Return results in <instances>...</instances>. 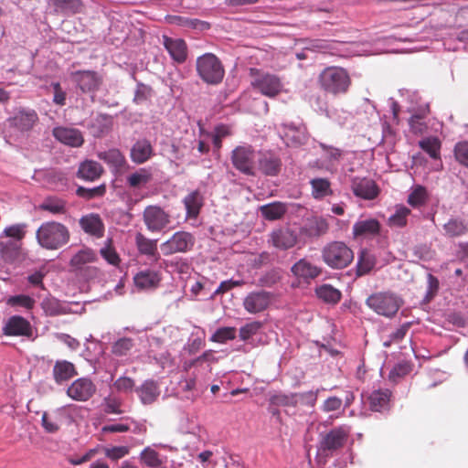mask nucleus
<instances>
[{"label": "nucleus", "instance_id": "aec40b11", "mask_svg": "<svg viewBox=\"0 0 468 468\" xmlns=\"http://www.w3.org/2000/svg\"><path fill=\"white\" fill-rule=\"evenodd\" d=\"M52 134L58 142L70 147L78 148L84 144L82 133L76 128L56 127Z\"/></svg>", "mask_w": 468, "mask_h": 468}, {"label": "nucleus", "instance_id": "5701e85b", "mask_svg": "<svg viewBox=\"0 0 468 468\" xmlns=\"http://www.w3.org/2000/svg\"><path fill=\"white\" fill-rule=\"evenodd\" d=\"M80 226L85 233L95 238L99 239L104 235V223L98 214L90 213L82 216L80 219Z\"/></svg>", "mask_w": 468, "mask_h": 468}, {"label": "nucleus", "instance_id": "4be33fe9", "mask_svg": "<svg viewBox=\"0 0 468 468\" xmlns=\"http://www.w3.org/2000/svg\"><path fill=\"white\" fill-rule=\"evenodd\" d=\"M441 233L447 239H458L468 233V223L460 217H452L441 225Z\"/></svg>", "mask_w": 468, "mask_h": 468}, {"label": "nucleus", "instance_id": "9b49d317", "mask_svg": "<svg viewBox=\"0 0 468 468\" xmlns=\"http://www.w3.org/2000/svg\"><path fill=\"white\" fill-rule=\"evenodd\" d=\"M96 390V385L90 378H79L68 387L66 393L75 401L86 402L94 396Z\"/></svg>", "mask_w": 468, "mask_h": 468}, {"label": "nucleus", "instance_id": "6e6552de", "mask_svg": "<svg viewBox=\"0 0 468 468\" xmlns=\"http://www.w3.org/2000/svg\"><path fill=\"white\" fill-rule=\"evenodd\" d=\"M143 221L150 232H161L171 223V216L160 206L150 205L143 211Z\"/></svg>", "mask_w": 468, "mask_h": 468}, {"label": "nucleus", "instance_id": "e433bc0d", "mask_svg": "<svg viewBox=\"0 0 468 468\" xmlns=\"http://www.w3.org/2000/svg\"><path fill=\"white\" fill-rule=\"evenodd\" d=\"M164 46L172 58H186V44L181 38L164 37Z\"/></svg>", "mask_w": 468, "mask_h": 468}, {"label": "nucleus", "instance_id": "2f4dec72", "mask_svg": "<svg viewBox=\"0 0 468 468\" xmlns=\"http://www.w3.org/2000/svg\"><path fill=\"white\" fill-rule=\"evenodd\" d=\"M259 210L266 220L274 221L283 218L287 212V206L282 202L275 201L261 206Z\"/></svg>", "mask_w": 468, "mask_h": 468}, {"label": "nucleus", "instance_id": "0eeeda50", "mask_svg": "<svg viewBox=\"0 0 468 468\" xmlns=\"http://www.w3.org/2000/svg\"><path fill=\"white\" fill-rule=\"evenodd\" d=\"M196 243L194 235L180 230L175 232L167 240L161 244V250L165 256L176 253H186L193 250Z\"/></svg>", "mask_w": 468, "mask_h": 468}, {"label": "nucleus", "instance_id": "f704fd0d", "mask_svg": "<svg viewBox=\"0 0 468 468\" xmlns=\"http://www.w3.org/2000/svg\"><path fill=\"white\" fill-rule=\"evenodd\" d=\"M376 265V257L367 249H362L357 257L356 276H364L369 273Z\"/></svg>", "mask_w": 468, "mask_h": 468}, {"label": "nucleus", "instance_id": "a18cd8bd", "mask_svg": "<svg viewBox=\"0 0 468 468\" xmlns=\"http://www.w3.org/2000/svg\"><path fill=\"white\" fill-rule=\"evenodd\" d=\"M39 209L53 215L65 214L66 201L57 197H48L39 205Z\"/></svg>", "mask_w": 468, "mask_h": 468}, {"label": "nucleus", "instance_id": "338daca9", "mask_svg": "<svg viewBox=\"0 0 468 468\" xmlns=\"http://www.w3.org/2000/svg\"><path fill=\"white\" fill-rule=\"evenodd\" d=\"M53 89V102L57 105L63 106L66 104V92L61 88L58 82L51 83Z\"/></svg>", "mask_w": 468, "mask_h": 468}, {"label": "nucleus", "instance_id": "393cba45", "mask_svg": "<svg viewBox=\"0 0 468 468\" xmlns=\"http://www.w3.org/2000/svg\"><path fill=\"white\" fill-rule=\"evenodd\" d=\"M154 155V148L147 139L138 140L131 148V160L142 165L147 162Z\"/></svg>", "mask_w": 468, "mask_h": 468}, {"label": "nucleus", "instance_id": "6e6d98bb", "mask_svg": "<svg viewBox=\"0 0 468 468\" xmlns=\"http://www.w3.org/2000/svg\"><path fill=\"white\" fill-rule=\"evenodd\" d=\"M106 192L104 185H101L92 188H86L84 186H79L76 190V194L85 199H92L95 197H102Z\"/></svg>", "mask_w": 468, "mask_h": 468}, {"label": "nucleus", "instance_id": "cd10ccee", "mask_svg": "<svg viewBox=\"0 0 468 468\" xmlns=\"http://www.w3.org/2000/svg\"><path fill=\"white\" fill-rule=\"evenodd\" d=\"M104 169L101 165L93 160H85L79 165L77 176L86 181H95L101 176Z\"/></svg>", "mask_w": 468, "mask_h": 468}, {"label": "nucleus", "instance_id": "09e8293b", "mask_svg": "<svg viewBox=\"0 0 468 468\" xmlns=\"http://www.w3.org/2000/svg\"><path fill=\"white\" fill-rule=\"evenodd\" d=\"M270 402L277 407H295L298 404V395L296 393L275 394L271 397Z\"/></svg>", "mask_w": 468, "mask_h": 468}, {"label": "nucleus", "instance_id": "37998d69", "mask_svg": "<svg viewBox=\"0 0 468 468\" xmlns=\"http://www.w3.org/2000/svg\"><path fill=\"white\" fill-rule=\"evenodd\" d=\"M419 146L432 159H441V143L437 137H426L419 142Z\"/></svg>", "mask_w": 468, "mask_h": 468}, {"label": "nucleus", "instance_id": "bf43d9fd", "mask_svg": "<svg viewBox=\"0 0 468 468\" xmlns=\"http://www.w3.org/2000/svg\"><path fill=\"white\" fill-rule=\"evenodd\" d=\"M261 326L262 324L258 321L246 324L239 329L240 339L244 341L250 339L252 335L257 334V332L261 328Z\"/></svg>", "mask_w": 468, "mask_h": 468}, {"label": "nucleus", "instance_id": "4d7b16f0", "mask_svg": "<svg viewBox=\"0 0 468 468\" xmlns=\"http://www.w3.org/2000/svg\"><path fill=\"white\" fill-rule=\"evenodd\" d=\"M453 154L461 165L468 167V141L457 143L453 149Z\"/></svg>", "mask_w": 468, "mask_h": 468}, {"label": "nucleus", "instance_id": "49530a36", "mask_svg": "<svg viewBox=\"0 0 468 468\" xmlns=\"http://www.w3.org/2000/svg\"><path fill=\"white\" fill-rule=\"evenodd\" d=\"M56 12L75 14L81 9V0H50Z\"/></svg>", "mask_w": 468, "mask_h": 468}, {"label": "nucleus", "instance_id": "bb28decb", "mask_svg": "<svg viewBox=\"0 0 468 468\" xmlns=\"http://www.w3.org/2000/svg\"><path fill=\"white\" fill-rule=\"evenodd\" d=\"M52 375L55 382L60 385L77 376L78 371L71 362L57 360L52 369Z\"/></svg>", "mask_w": 468, "mask_h": 468}, {"label": "nucleus", "instance_id": "20e7f679", "mask_svg": "<svg viewBox=\"0 0 468 468\" xmlns=\"http://www.w3.org/2000/svg\"><path fill=\"white\" fill-rule=\"evenodd\" d=\"M257 158L256 152L251 145H239L232 150L230 155L234 168L249 176L256 175Z\"/></svg>", "mask_w": 468, "mask_h": 468}, {"label": "nucleus", "instance_id": "4468645a", "mask_svg": "<svg viewBox=\"0 0 468 468\" xmlns=\"http://www.w3.org/2000/svg\"><path fill=\"white\" fill-rule=\"evenodd\" d=\"M197 69L202 80L211 84L220 82L224 76L220 60H197Z\"/></svg>", "mask_w": 468, "mask_h": 468}, {"label": "nucleus", "instance_id": "1a4fd4ad", "mask_svg": "<svg viewBox=\"0 0 468 468\" xmlns=\"http://www.w3.org/2000/svg\"><path fill=\"white\" fill-rule=\"evenodd\" d=\"M250 72V75L254 77L251 82L252 86L261 94L273 98L282 91V84L277 76L269 73H261L259 69L254 68H251Z\"/></svg>", "mask_w": 468, "mask_h": 468}, {"label": "nucleus", "instance_id": "f03ea898", "mask_svg": "<svg viewBox=\"0 0 468 468\" xmlns=\"http://www.w3.org/2000/svg\"><path fill=\"white\" fill-rule=\"evenodd\" d=\"M317 82L323 91L337 96L348 91L351 86V78L346 69L332 66L320 72Z\"/></svg>", "mask_w": 468, "mask_h": 468}, {"label": "nucleus", "instance_id": "39448f33", "mask_svg": "<svg viewBox=\"0 0 468 468\" xmlns=\"http://www.w3.org/2000/svg\"><path fill=\"white\" fill-rule=\"evenodd\" d=\"M367 305L379 315L392 317L400 308V300L392 293L376 292L366 301Z\"/></svg>", "mask_w": 468, "mask_h": 468}, {"label": "nucleus", "instance_id": "603ef678", "mask_svg": "<svg viewBox=\"0 0 468 468\" xmlns=\"http://www.w3.org/2000/svg\"><path fill=\"white\" fill-rule=\"evenodd\" d=\"M6 303L12 307H22L27 310H32L35 307L36 301L28 295L18 294L9 297Z\"/></svg>", "mask_w": 468, "mask_h": 468}, {"label": "nucleus", "instance_id": "864d4df0", "mask_svg": "<svg viewBox=\"0 0 468 468\" xmlns=\"http://www.w3.org/2000/svg\"><path fill=\"white\" fill-rule=\"evenodd\" d=\"M427 190L421 186H416L408 197V203L412 207H420L426 203Z\"/></svg>", "mask_w": 468, "mask_h": 468}, {"label": "nucleus", "instance_id": "412c9836", "mask_svg": "<svg viewBox=\"0 0 468 468\" xmlns=\"http://www.w3.org/2000/svg\"><path fill=\"white\" fill-rule=\"evenodd\" d=\"M381 224L373 218L357 220L352 229L354 239L358 238H374L380 234Z\"/></svg>", "mask_w": 468, "mask_h": 468}, {"label": "nucleus", "instance_id": "69168bd1", "mask_svg": "<svg viewBox=\"0 0 468 468\" xmlns=\"http://www.w3.org/2000/svg\"><path fill=\"white\" fill-rule=\"evenodd\" d=\"M320 389H316L315 391L310 390L303 393H296L298 395V403L301 402L303 404L314 407L316 403L318 393Z\"/></svg>", "mask_w": 468, "mask_h": 468}, {"label": "nucleus", "instance_id": "de8ad7c7", "mask_svg": "<svg viewBox=\"0 0 468 468\" xmlns=\"http://www.w3.org/2000/svg\"><path fill=\"white\" fill-rule=\"evenodd\" d=\"M413 369V365L408 361H402L396 364L388 374L389 380L399 382L401 378L409 375Z\"/></svg>", "mask_w": 468, "mask_h": 468}, {"label": "nucleus", "instance_id": "680f3d73", "mask_svg": "<svg viewBox=\"0 0 468 468\" xmlns=\"http://www.w3.org/2000/svg\"><path fill=\"white\" fill-rule=\"evenodd\" d=\"M320 147L324 152V158L330 162L335 163L339 161L342 156V151L336 147L326 145L325 144L320 143Z\"/></svg>", "mask_w": 468, "mask_h": 468}, {"label": "nucleus", "instance_id": "dca6fc26", "mask_svg": "<svg viewBox=\"0 0 468 468\" xmlns=\"http://www.w3.org/2000/svg\"><path fill=\"white\" fill-rule=\"evenodd\" d=\"M353 194L365 200H373L379 194L376 182L367 177H353L351 180Z\"/></svg>", "mask_w": 468, "mask_h": 468}, {"label": "nucleus", "instance_id": "ddd939ff", "mask_svg": "<svg viewBox=\"0 0 468 468\" xmlns=\"http://www.w3.org/2000/svg\"><path fill=\"white\" fill-rule=\"evenodd\" d=\"M72 80L82 92H94L102 84V76L93 70H80L71 73Z\"/></svg>", "mask_w": 468, "mask_h": 468}, {"label": "nucleus", "instance_id": "4c0bfd02", "mask_svg": "<svg viewBox=\"0 0 468 468\" xmlns=\"http://www.w3.org/2000/svg\"><path fill=\"white\" fill-rule=\"evenodd\" d=\"M97 259V254L93 250L83 248L72 256L69 265L76 270H81L85 264L92 263Z\"/></svg>", "mask_w": 468, "mask_h": 468}, {"label": "nucleus", "instance_id": "f3484780", "mask_svg": "<svg viewBox=\"0 0 468 468\" xmlns=\"http://www.w3.org/2000/svg\"><path fill=\"white\" fill-rule=\"evenodd\" d=\"M3 334L7 336L31 337L33 329L28 320L20 315H13L3 326Z\"/></svg>", "mask_w": 468, "mask_h": 468}, {"label": "nucleus", "instance_id": "c756f323", "mask_svg": "<svg viewBox=\"0 0 468 468\" xmlns=\"http://www.w3.org/2000/svg\"><path fill=\"white\" fill-rule=\"evenodd\" d=\"M136 392L141 402L144 405L154 403L161 393L158 383L153 379L145 380L136 388Z\"/></svg>", "mask_w": 468, "mask_h": 468}, {"label": "nucleus", "instance_id": "423d86ee", "mask_svg": "<svg viewBox=\"0 0 468 468\" xmlns=\"http://www.w3.org/2000/svg\"><path fill=\"white\" fill-rule=\"evenodd\" d=\"M350 429L347 426H338L321 435L319 451L328 456L342 449L349 437Z\"/></svg>", "mask_w": 468, "mask_h": 468}, {"label": "nucleus", "instance_id": "ea45409f", "mask_svg": "<svg viewBox=\"0 0 468 468\" xmlns=\"http://www.w3.org/2000/svg\"><path fill=\"white\" fill-rule=\"evenodd\" d=\"M329 229L328 222L322 217H314L308 219L305 226V233L310 237H320Z\"/></svg>", "mask_w": 468, "mask_h": 468}, {"label": "nucleus", "instance_id": "774afa93", "mask_svg": "<svg viewBox=\"0 0 468 468\" xmlns=\"http://www.w3.org/2000/svg\"><path fill=\"white\" fill-rule=\"evenodd\" d=\"M104 412L107 414H121V402L114 398H106L104 399Z\"/></svg>", "mask_w": 468, "mask_h": 468}, {"label": "nucleus", "instance_id": "b1692460", "mask_svg": "<svg viewBox=\"0 0 468 468\" xmlns=\"http://www.w3.org/2000/svg\"><path fill=\"white\" fill-rule=\"evenodd\" d=\"M97 156L100 160L106 163L115 173H119L123 170L127 165L125 156L117 148L99 152Z\"/></svg>", "mask_w": 468, "mask_h": 468}, {"label": "nucleus", "instance_id": "f257e3e1", "mask_svg": "<svg viewBox=\"0 0 468 468\" xmlns=\"http://www.w3.org/2000/svg\"><path fill=\"white\" fill-rule=\"evenodd\" d=\"M36 238L42 248L54 250L69 242L70 233L64 224L57 221H47L37 229Z\"/></svg>", "mask_w": 468, "mask_h": 468}, {"label": "nucleus", "instance_id": "a211bd4d", "mask_svg": "<svg viewBox=\"0 0 468 468\" xmlns=\"http://www.w3.org/2000/svg\"><path fill=\"white\" fill-rule=\"evenodd\" d=\"M134 244L138 253L145 256L152 262L157 263L161 260L157 247V239H150L142 232H136Z\"/></svg>", "mask_w": 468, "mask_h": 468}, {"label": "nucleus", "instance_id": "9d476101", "mask_svg": "<svg viewBox=\"0 0 468 468\" xmlns=\"http://www.w3.org/2000/svg\"><path fill=\"white\" fill-rule=\"evenodd\" d=\"M297 242V233L288 226L275 228L269 234L268 243L279 250H288Z\"/></svg>", "mask_w": 468, "mask_h": 468}, {"label": "nucleus", "instance_id": "2eb2a0df", "mask_svg": "<svg viewBox=\"0 0 468 468\" xmlns=\"http://www.w3.org/2000/svg\"><path fill=\"white\" fill-rule=\"evenodd\" d=\"M272 294L266 291L250 292L243 300L244 309L252 314L265 311L271 303Z\"/></svg>", "mask_w": 468, "mask_h": 468}, {"label": "nucleus", "instance_id": "72a5a7b5", "mask_svg": "<svg viewBox=\"0 0 468 468\" xmlns=\"http://www.w3.org/2000/svg\"><path fill=\"white\" fill-rule=\"evenodd\" d=\"M203 196L198 190H194L185 197L183 202L186 209V216L195 218L198 216L203 206Z\"/></svg>", "mask_w": 468, "mask_h": 468}, {"label": "nucleus", "instance_id": "0e129e2a", "mask_svg": "<svg viewBox=\"0 0 468 468\" xmlns=\"http://www.w3.org/2000/svg\"><path fill=\"white\" fill-rule=\"evenodd\" d=\"M410 326V324L408 323L402 324L390 335V339L388 341L384 342V346H389L392 343H399V341H401L405 337L407 332L409 331Z\"/></svg>", "mask_w": 468, "mask_h": 468}, {"label": "nucleus", "instance_id": "c85d7f7f", "mask_svg": "<svg viewBox=\"0 0 468 468\" xmlns=\"http://www.w3.org/2000/svg\"><path fill=\"white\" fill-rule=\"evenodd\" d=\"M281 127L283 139L287 145L297 146L304 143V127L296 126L293 123H282Z\"/></svg>", "mask_w": 468, "mask_h": 468}, {"label": "nucleus", "instance_id": "6ab92c4d", "mask_svg": "<svg viewBox=\"0 0 468 468\" xmlns=\"http://www.w3.org/2000/svg\"><path fill=\"white\" fill-rule=\"evenodd\" d=\"M37 122V113L31 109H20L13 117L8 119L10 126L22 133L31 131Z\"/></svg>", "mask_w": 468, "mask_h": 468}, {"label": "nucleus", "instance_id": "58836bf2", "mask_svg": "<svg viewBox=\"0 0 468 468\" xmlns=\"http://www.w3.org/2000/svg\"><path fill=\"white\" fill-rule=\"evenodd\" d=\"M312 197L314 199H323L333 195L331 182L327 178H313L310 181Z\"/></svg>", "mask_w": 468, "mask_h": 468}, {"label": "nucleus", "instance_id": "7c9ffc66", "mask_svg": "<svg viewBox=\"0 0 468 468\" xmlns=\"http://www.w3.org/2000/svg\"><path fill=\"white\" fill-rule=\"evenodd\" d=\"M135 285L140 289L156 288L161 281L159 272L153 270L139 271L133 278Z\"/></svg>", "mask_w": 468, "mask_h": 468}, {"label": "nucleus", "instance_id": "473e14b6", "mask_svg": "<svg viewBox=\"0 0 468 468\" xmlns=\"http://www.w3.org/2000/svg\"><path fill=\"white\" fill-rule=\"evenodd\" d=\"M67 407L57 409L52 413L44 412L42 414V426L47 432L54 433L59 430L60 419L65 415Z\"/></svg>", "mask_w": 468, "mask_h": 468}, {"label": "nucleus", "instance_id": "052dcab7", "mask_svg": "<svg viewBox=\"0 0 468 468\" xmlns=\"http://www.w3.org/2000/svg\"><path fill=\"white\" fill-rule=\"evenodd\" d=\"M141 459L149 467H157L161 464L158 453L150 448L142 452Z\"/></svg>", "mask_w": 468, "mask_h": 468}, {"label": "nucleus", "instance_id": "a878e982", "mask_svg": "<svg viewBox=\"0 0 468 468\" xmlns=\"http://www.w3.org/2000/svg\"><path fill=\"white\" fill-rule=\"evenodd\" d=\"M291 271L296 277L305 281L315 279L322 272L320 267L311 263L306 259H301L295 262Z\"/></svg>", "mask_w": 468, "mask_h": 468}, {"label": "nucleus", "instance_id": "f8f14e48", "mask_svg": "<svg viewBox=\"0 0 468 468\" xmlns=\"http://www.w3.org/2000/svg\"><path fill=\"white\" fill-rule=\"evenodd\" d=\"M257 164L259 171L266 176H278L282 167L281 156L273 151L260 152Z\"/></svg>", "mask_w": 468, "mask_h": 468}, {"label": "nucleus", "instance_id": "79ce46f5", "mask_svg": "<svg viewBox=\"0 0 468 468\" xmlns=\"http://www.w3.org/2000/svg\"><path fill=\"white\" fill-rule=\"evenodd\" d=\"M410 209L405 206H397L395 212L388 219V227L391 229H400L406 227L408 224V217L410 215Z\"/></svg>", "mask_w": 468, "mask_h": 468}, {"label": "nucleus", "instance_id": "e2e57ef3", "mask_svg": "<svg viewBox=\"0 0 468 468\" xmlns=\"http://www.w3.org/2000/svg\"><path fill=\"white\" fill-rule=\"evenodd\" d=\"M129 453V448L126 446H114L105 449L106 457L111 460L117 461L123 458Z\"/></svg>", "mask_w": 468, "mask_h": 468}, {"label": "nucleus", "instance_id": "c9c22d12", "mask_svg": "<svg viewBox=\"0 0 468 468\" xmlns=\"http://www.w3.org/2000/svg\"><path fill=\"white\" fill-rule=\"evenodd\" d=\"M391 391L388 388L374 390L368 397L369 406L373 411H381L388 407Z\"/></svg>", "mask_w": 468, "mask_h": 468}, {"label": "nucleus", "instance_id": "5fc2aeb1", "mask_svg": "<svg viewBox=\"0 0 468 468\" xmlns=\"http://www.w3.org/2000/svg\"><path fill=\"white\" fill-rule=\"evenodd\" d=\"M236 338V328L226 326L218 328L211 336L210 341L215 343H225L228 340Z\"/></svg>", "mask_w": 468, "mask_h": 468}, {"label": "nucleus", "instance_id": "3c124183", "mask_svg": "<svg viewBox=\"0 0 468 468\" xmlns=\"http://www.w3.org/2000/svg\"><path fill=\"white\" fill-rule=\"evenodd\" d=\"M101 257L111 265L119 266L121 259L112 246V239H108L105 246L100 250Z\"/></svg>", "mask_w": 468, "mask_h": 468}, {"label": "nucleus", "instance_id": "8fccbe9b", "mask_svg": "<svg viewBox=\"0 0 468 468\" xmlns=\"http://www.w3.org/2000/svg\"><path fill=\"white\" fill-rule=\"evenodd\" d=\"M133 346V339L129 337H122L112 344V353L116 356H124L130 353Z\"/></svg>", "mask_w": 468, "mask_h": 468}, {"label": "nucleus", "instance_id": "a19ab883", "mask_svg": "<svg viewBox=\"0 0 468 468\" xmlns=\"http://www.w3.org/2000/svg\"><path fill=\"white\" fill-rule=\"evenodd\" d=\"M152 177L148 169L140 168L127 176L126 183L132 188H141L145 186L152 180Z\"/></svg>", "mask_w": 468, "mask_h": 468}, {"label": "nucleus", "instance_id": "13d9d810", "mask_svg": "<svg viewBox=\"0 0 468 468\" xmlns=\"http://www.w3.org/2000/svg\"><path fill=\"white\" fill-rule=\"evenodd\" d=\"M25 225L16 224L5 229L4 234L6 238H12L16 241L22 240L26 236Z\"/></svg>", "mask_w": 468, "mask_h": 468}, {"label": "nucleus", "instance_id": "7ed1b4c3", "mask_svg": "<svg viewBox=\"0 0 468 468\" xmlns=\"http://www.w3.org/2000/svg\"><path fill=\"white\" fill-rule=\"evenodd\" d=\"M323 261L331 269L342 270L349 266L354 260V252L343 241H331L321 250Z\"/></svg>", "mask_w": 468, "mask_h": 468}, {"label": "nucleus", "instance_id": "c03bdc74", "mask_svg": "<svg viewBox=\"0 0 468 468\" xmlns=\"http://www.w3.org/2000/svg\"><path fill=\"white\" fill-rule=\"evenodd\" d=\"M316 295L318 298L327 303H337L341 299V292L330 284H323L316 288Z\"/></svg>", "mask_w": 468, "mask_h": 468}]
</instances>
